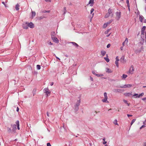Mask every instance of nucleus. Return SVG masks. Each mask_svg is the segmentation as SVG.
I'll return each mask as SVG.
<instances>
[{
	"instance_id": "nucleus-26",
	"label": "nucleus",
	"mask_w": 146,
	"mask_h": 146,
	"mask_svg": "<svg viewBox=\"0 0 146 146\" xmlns=\"http://www.w3.org/2000/svg\"><path fill=\"white\" fill-rule=\"evenodd\" d=\"M108 13H109V14H110V15L112 13V9L110 8H109L108 9Z\"/></svg>"
},
{
	"instance_id": "nucleus-10",
	"label": "nucleus",
	"mask_w": 146,
	"mask_h": 146,
	"mask_svg": "<svg viewBox=\"0 0 146 146\" xmlns=\"http://www.w3.org/2000/svg\"><path fill=\"white\" fill-rule=\"evenodd\" d=\"M124 95L126 96L129 97L132 95L131 92L125 93L124 94Z\"/></svg>"
},
{
	"instance_id": "nucleus-25",
	"label": "nucleus",
	"mask_w": 146,
	"mask_h": 146,
	"mask_svg": "<svg viewBox=\"0 0 146 146\" xmlns=\"http://www.w3.org/2000/svg\"><path fill=\"white\" fill-rule=\"evenodd\" d=\"M108 22L105 23L103 25V27L104 28H106L109 24Z\"/></svg>"
},
{
	"instance_id": "nucleus-34",
	"label": "nucleus",
	"mask_w": 146,
	"mask_h": 146,
	"mask_svg": "<svg viewBox=\"0 0 146 146\" xmlns=\"http://www.w3.org/2000/svg\"><path fill=\"white\" fill-rule=\"evenodd\" d=\"M36 68H37V70H39L40 69V65H37Z\"/></svg>"
},
{
	"instance_id": "nucleus-58",
	"label": "nucleus",
	"mask_w": 146,
	"mask_h": 146,
	"mask_svg": "<svg viewBox=\"0 0 146 146\" xmlns=\"http://www.w3.org/2000/svg\"><path fill=\"white\" fill-rule=\"evenodd\" d=\"M46 114H47V116L48 117H49V113L48 112H47V113H46Z\"/></svg>"
},
{
	"instance_id": "nucleus-57",
	"label": "nucleus",
	"mask_w": 146,
	"mask_h": 146,
	"mask_svg": "<svg viewBox=\"0 0 146 146\" xmlns=\"http://www.w3.org/2000/svg\"><path fill=\"white\" fill-rule=\"evenodd\" d=\"M90 80H92V81H93V78L92 77H90Z\"/></svg>"
},
{
	"instance_id": "nucleus-53",
	"label": "nucleus",
	"mask_w": 146,
	"mask_h": 146,
	"mask_svg": "<svg viewBox=\"0 0 146 146\" xmlns=\"http://www.w3.org/2000/svg\"><path fill=\"white\" fill-rule=\"evenodd\" d=\"M146 122V119L143 122V124H144V125H146V123H145Z\"/></svg>"
},
{
	"instance_id": "nucleus-55",
	"label": "nucleus",
	"mask_w": 146,
	"mask_h": 146,
	"mask_svg": "<svg viewBox=\"0 0 146 146\" xmlns=\"http://www.w3.org/2000/svg\"><path fill=\"white\" fill-rule=\"evenodd\" d=\"M138 96V94H135L134 95H133V96Z\"/></svg>"
},
{
	"instance_id": "nucleus-39",
	"label": "nucleus",
	"mask_w": 146,
	"mask_h": 146,
	"mask_svg": "<svg viewBox=\"0 0 146 146\" xmlns=\"http://www.w3.org/2000/svg\"><path fill=\"white\" fill-rule=\"evenodd\" d=\"M44 92H45V91H46L49 90L48 89V88H45L43 90Z\"/></svg>"
},
{
	"instance_id": "nucleus-9",
	"label": "nucleus",
	"mask_w": 146,
	"mask_h": 146,
	"mask_svg": "<svg viewBox=\"0 0 146 146\" xmlns=\"http://www.w3.org/2000/svg\"><path fill=\"white\" fill-rule=\"evenodd\" d=\"M94 0H90L88 4H90V6H93L94 3Z\"/></svg>"
},
{
	"instance_id": "nucleus-20",
	"label": "nucleus",
	"mask_w": 146,
	"mask_h": 146,
	"mask_svg": "<svg viewBox=\"0 0 146 146\" xmlns=\"http://www.w3.org/2000/svg\"><path fill=\"white\" fill-rule=\"evenodd\" d=\"M20 5L18 4H17L15 5V9L17 11H18L19 10V7Z\"/></svg>"
},
{
	"instance_id": "nucleus-24",
	"label": "nucleus",
	"mask_w": 146,
	"mask_h": 146,
	"mask_svg": "<svg viewBox=\"0 0 146 146\" xmlns=\"http://www.w3.org/2000/svg\"><path fill=\"white\" fill-rule=\"evenodd\" d=\"M101 53L102 55V56H104L106 54V52L104 50H102Z\"/></svg>"
},
{
	"instance_id": "nucleus-45",
	"label": "nucleus",
	"mask_w": 146,
	"mask_h": 146,
	"mask_svg": "<svg viewBox=\"0 0 146 146\" xmlns=\"http://www.w3.org/2000/svg\"><path fill=\"white\" fill-rule=\"evenodd\" d=\"M115 60H116L115 61H119V59L118 58V57L117 56L116 57V58H115Z\"/></svg>"
},
{
	"instance_id": "nucleus-36",
	"label": "nucleus",
	"mask_w": 146,
	"mask_h": 146,
	"mask_svg": "<svg viewBox=\"0 0 146 146\" xmlns=\"http://www.w3.org/2000/svg\"><path fill=\"white\" fill-rule=\"evenodd\" d=\"M49 90L45 92V93L46 94L47 96H48V94H50V92L48 91Z\"/></svg>"
},
{
	"instance_id": "nucleus-41",
	"label": "nucleus",
	"mask_w": 146,
	"mask_h": 146,
	"mask_svg": "<svg viewBox=\"0 0 146 146\" xmlns=\"http://www.w3.org/2000/svg\"><path fill=\"white\" fill-rule=\"evenodd\" d=\"M64 14H65L66 12V7H64Z\"/></svg>"
},
{
	"instance_id": "nucleus-2",
	"label": "nucleus",
	"mask_w": 146,
	"mask_h": 146,
	"mask_svg": "<svg viewBox=\"0 0 146 146\" xmlns=\"http://www.w3.org/2000/svg\"><path fill=\"white\" fill-rule=\"evenodd\" d=\"M116 19L117 20H119L121 17V12H117L116 13Z\"/></svg>"
},
{
	"instance_id": "nucleus-47",
	"label": "nucleus",
	"mask_w": 146,
	"mask_h": 146,
	"mask_svg": "<svg viewBox=\"0 0 146 146\" xmlns=\"http://www.w3.org/2000/svg\"><path fill=\"white\" fill-rule=\"evenodd\" d=\"M50 12V10H48V11H45L43 12L44 13H49Z\"/></svg>"
},
{
	"instance_id": "nucleus-43",
	"label": "nucleus",
	"mask_w": 146,
	"mask_h": 146,
	"mask_svg": "<svg viewBox=\"0 0 146 146\" xmlns=\"http://www.w3.org/2000/svg\"><path fill=\"white\" fill-rule=\"evenodd\" d=\"M142 100L144 101L145 102H146V97L144 98H142Z\"/></svg>"
},
{
	"instance_id": "nucleus-29",
	"label": "nucleus",
	"mask_w": 146,
	"mask_h": 146,
	"mask_svg": "<svg viewBox=\"0 0 146 146\" xmlns=\"http://www.w3.org/2000/svg\"><path fill=\"white\" fill-rule=\"evenodd\" d=\"M135 120L136 119H133L132 120L131 123V126L133 124V123L135 122ZM130 127H131V126H130Z\"/></svg>"
},
{
	"instance_id": "nucleus-42",
	"label": "nucleus",
	"mask_w": 146,
	"mask_h": 146,
	"mask_svg": "<svg viewBox=\"0 0 146 146\" xmlns=\"http://www.w3.org/2000/svg\"><path fill=\"white\" fill-rule=\"evenodd\" d=\"M7 129L9 133H10L11 132V130L10 128L7 127Z\"/></svg>"
},
{
	"instance_id": "nucleus-7",
	"label": "nucleus",
	"mask_w": 146,
	"mask_h": 146,
	"mask_svg": "<svg viewBox=\"0 0 146 146\" xmlns=\"http://www.w3.org/2000/svg\"><path fill=\"white\" fill-rule=\"evenodd\" d=\"M36 13L35 11H33L31 9V18L33 19L36 15Z\"/></svg>"
},
{
	"instance_id": "nucleus-5",
	"label": "nucleus",
	"mask_w": 146,
	"mask_h": 146,
	"mask_svg": "<svg viewBox=\"0 0 146 146\" xmlns=\"http://www.w3.org/2000/svg\"><path fill=\"white\" fill-rule=\"evenodd\" d=\"M52 40L53 41L56 43H58L59 42V40L56 37H52Z\"/></svg>"
},
{
	"instance_id": "nucleus-48",
	"label": "nucleus",
	"mask_w": 146,
	"mask_h": 146,
	"mask_svg": "<svg viewBox=\"0 0 146 146\" xmlns=\"http://www.w3.org/2000/svg\"><path fill=\"white\" fill-rule=\"evenodd\" d=\"M123 101L126 104H128L127 101V100H123Z\"/></svg>"
},
{
	"instance_id": "nucleus-61",
	"label": "nucleus",
	"mask_w": 146,
	"mask_h": 146,
	"mask_svg": "<svg viewBox=\"0 0 146 146\" xmlns=\"http://www.w3.org/2000/svg\"><path fill=\"white\" fill-rule=\"evenodd\" d=\"M92 74H94V75H95L96 74V73H95V72L94 71H93L92 72Z\"/></svg>"
},
{
	"instance_id": "nucleus-38",
	"label": "nucleus",
	"mask_w": 146,
	"mask_h": 146,
	"mask_svg": "<svg viewBox=\"0 0 146 146\" xmlns=\"http://www.w3.org/2000/svg\"><path fill=\"white\" fill-rule=\"evenodd\" d=\"M145 38H142L143 40V42H140V43L142 45H143V43L144 42V40H145Z\"/></svg>"
},
{
	"instance_id": "nucleus-1",
	"label": "nucleus",
	"mask_w": 146,
	"mask_h": 146,
	"mask_svg": "<svg viewBox=\"0 0 146 146\" xmlns=\"http://www.w3.org/2000/svg\"><path fill=\"white\" fill-rule=\"evenodd\" d=\"M104 98L102 100V101L104 103H109V102L107 100L108 96L106 92L104 93Z\"/></svg>"
},
{
	"instance_id": "nucleus-18",
	"label": "nucleus",
	"mask_w": 146,
	"mask_h": 146,
	"mask_svg": "<svg viewBox=\"0 0 146 146\" xmlns=\"http://www.w3.org/2000/svg\"><path fill=\"white\" fill-rule=\"evenodd\" d=\"M55 33L54 32H52L51 34V38H52V37H55Z\"/></svg>"
},
{
	"instance_id": "nucleus-22",
	"label": "nucleus",
	"mask_w": 146,
	"mask_h": 146,
	"mask_svg": "<svg viewBox=\"0 0 146 146\" xmlns=\"http://www.w3.org/2000/svg\"><path fill=\"white\" fill-rule=\"evenodd\" d=\"M139 19L140 21L141 22H142L143 20V19H144V17L142 16V15L141 16V15H140Z\"/></svg>"
},
{
	"instance_id": "nucleus-49",
	"label": "nucleus",
	"mask_w": 146,
	"mask_h": 146,
	"mask_svg": "<svg viewBox=\"0 0 146 146\" xmlns=\"http://www.w3.org/2000/svg\"><path fill=\"white\" fill-rule=\"evenodd\" d=\"M47 146H51L50 143H47Z\"/></svg>"
},
{
	"instance_id": "nucleus-19",
	"label": "nucleus",
	"mask_w": 146,
	"mask_h": 146,
	"mask_svg": "<svg viewBox=\"0 0 146 146\" xmlns=\"http://www.w3.org/2000/svg\"><path fill=\"white\" fill-rule=\"evenodd\" d=\"M126 3L127 4V7H128V9L129 11L130 10V5H129V0H126Z\"/></svg>"
},
{
	"instance_id": "nucleus-3",
	"label": "nucleus",
	"mask_w": 146,
	"mask_h": 146,
	"mask_svg": "<svg viewBox=\"0 0 146 146\" xmlns=\"http://www.w3.org/2000/svg\"><path fill=\"white\" fill-rule=\"evenodd\" d=\"M132 86V85L131 84H125L123 86H120L119 87V88H130Z\"/></svg>"
},
{
	"instance_id": "nucleus-56",
	"label": "nucleus",
	"mask_w": 146,
	"mask_h": 146,
	"mask_svg": "<svg viewBox=\"0 0 146 146\" xmlns=\"http://www.w3.org/2000/svg\"><path fill=\"white\" fill-rule=\"evenodd\" d=\"M143 46H142L141 47V50H143Z\"/></svg>"
},
{
	"instance_id": "nucleus-46",
	"label": "nucleus",
	"mask_w": 146,
	"mask_h": 146,
	"mask_svg": "<svg viewBox=\"0 0 146 146\" xmlns=\"http://www.w3.org/2000/svg\"><path fill=\"white\" fill-rule=\"evenodd\" d=\"M145 125H142L140 128V129H141L142 128H143V127H145Z\"/></svg>"
},
{
	"instance_id": "nucleus-30",
	"label": "nucleus",
	"mask_w": 146,
	"mask_h": 146,
	"mask_svg": "<svg viewBox=\"0 0 146 146\" xmlns=\"http://www.w3.org/2000/svg\"><path fill=\"white\" fill-rule=\"evenodd\" d=\"M127 75H126L125 74H123L122 75V78H123L124 79H125L127 77Z\"/></svg>"
},
{
	"instance_id": "nucleus-60",
	"label": "nucleus",
	"mask_w": 146,
	"mask_h": 146,
	"mask_svg": "<svg viewBox=\"0 0 146 146\" xmlns=\"http://www.w3.org/2000/svg\"><path fill=\"white\" fill-rule=\"evenodd\" d=\"M103 144H106V143H107V142L106 141H104L103 142Z\"/></svg>"
},
{
	"instance_id": "nucleus-59",
	"label": "nucleus",
	"mask_w": 146,
	"mask_h": 146,
	"mask_svg": "<svg viewBox=\"0 0 146 146\" xmlns=\"http://www.w3.org/2000/svg\"><path fill=\"white\" fill-rule=\"evenodd\" d=\"M55 57H56V58L57 59H58L59 60H60V59L58 57L56 56V55H55Z\"/></svg>"
},
{
	"instance_id": "nucleus-44",
	"label": "nucleus",
	"mask_w": 146,
	"mask_h": 146,
	"mask_svg": "<svg viewBox=\"0 0 146 146\" xmlns=\"http://www.w3.org/2000/svg\"><path fill=\"white\" fill-rule=\"evenodd\" d=\"M110 31V29H108L107 30V31L105 32V34H107L108 33V32L109 31Z\"/></svg>"
},
{
	"instance_id": "nucleus-27",
	"label": "nucleus",
	"mask_w": 146,
	"mask_h": 146,
	"mask_svg": "<svg viewBox=\"0 0 146 146\" xmlns=\"http://www.w3.org/2000/svg\"><path fill=\"white\" fill-rule=\"evenodd\" d=\"M36 88H34L33 89L32 92L33 96H34L36 94Z\"/></svg>"
},
{
	"instance_id": "nucleus-52",
	"label": "nucleus",
	"mask_w": 146,
	"mask_h": 146,
	"mask_svg": "<svg viewBox=\"0 0 146 146\" xmlns=\"http://www.w3.org/2000/svg\"><path fill=\"white\" fill-rule=\"evenodd\" d=\"M113 21V20L111 19L109 21V22H108L110 24V23H111V22H112Z\"/></svg>"
},
{
	"instance_id": "nucleus-62",
	"label": "nucleus",
	"mask_w": 146,
	"mask_h": 146,
	"mask_svg": "<svg viewBox=\"0 0 146 146\" xmlns=\"http://www.w3.org/2000/svg\"><path fill=\"white\" fill-rule=\"evenodd\" d=\"M19 108H18V107H17V108L16 111H19Z\"/></svg>"
},
{
	"instance_id": "nucleus-6",
	"label": "nucleus",
	"mask_w": 146,
	"mask_h": 146,
	"mask_svg": "<svg viewBox=\"0 0 146 146\" xmlns=\"http://www.w3.org/2000/svg\"><path fill=\"white\" fill-rule=\"evenodd\" d=\"M23 27L24 29H27L28 28L27 22H26L23 25Z\"/></svg>"
},
{
	"instance_id": "nucleus-37",
	"label": "nucleus",
	"mask_w": 146,
	"mask_h": 146,
	"mask_svg": "<svg viewBox=\"0 0 146 146\" xmlns=\"http://www.w3.org/2000/svg\"><path fill=\"white\" fill-rule=\"evenodd\" d=\"M113 123L115 125H118V124L117 123V120L116 119H115L114 120Z\"/></svg>"
},
{
	"instance_id": "nucleus-17",
	"label": "nucleus",
	"mask_w": 146,
	"mask_h": 146,
	"mask_svg": "<svg viewBox=\"0 0 146 146\" xmlns=\"http://www.w3.org/2000/svg\"><path fill=\"white\" fill-rule=\"evenodd\" d=\"M106 72L107 73H110L112 72V71L110 69L108 68H106Z\"/></svg>"
},
{
	"instance_id": "nucleus-51",
	"label": "nucleus",
	"mask_w": 146,
	"mask_h": 146,
	"mask_svg": "<svg viewBox=\"0 0 146 146\" xmlns=\"http://www.w3.org/2000/svg\"><path fill=\"white\" fill-rule=\"evenodd\" d=\"M48 44L50 45H52L53 44L51 42H49L48 43Z\"/></svg>"
},
{
	"instance_id": "nucleus-32",
	"label": "nucleus",
	"mask_w": 146,
	"mask_h": 146,
	"mask_svg": "<svg viewBox=\"0 0 146 146\" xmlns=\"http://www.w3.org/2000/svg\"><path fill=\"white\" fill-rule=\"evenodd\" d=\"M74 109L76 111H78L79 109L78 106H76L75 105Z\"/></svg>"
},
{
	"instance_id": "nucleus-54",
	"label": "nucleus",
	"mask_w": 146,
	"mask_h": 146,
	"mask_svg": "<svg viewBox=\"0 0 146 146\" xmlns=\"http://www.w3.org/2000/svg\"><path fill=\"white\" fill-rule=\"evenodd\" d=\"M127 115L128 117L132 116V115H131L127 114Z\"/></svg>"
},
{
	"instance_id": "nucleus-21",
	"label": "nucleus",
	"mask_w": 146,
	"mask_h": 146,
	"mask_svg": "<svg viewBox=\"0 0 146 146\" xmlns=\"http://www.w3.org/2000/svg\"><path fill=\"white\" fill-rule=\"evenodd\" d=\"M107 57H104V58L105 60L107 62H108L110 61V60L108 57V54H107Z\"/></svg>"
},
{
	"instance_id": "nucleus-50",
	"label": "nucleus",
	"mask_w": 146,
	"mask_h": 146,
	"mask_svg": "<svg viewBox=\"0 0 146 146\" xmlns=\"http://www.w3.org/2000/svg\"><path fill=\"white\" fill-rule=\"evenodd\" d=\"M110 46V44H108L107 46V47L109 48Z\"/></svg>"
},
{
	"instance_id": "nucleus-64",
	"label": "nucleus",
	"mask_w": 146,
	"mask_h": 146,
	"mask_svg": "<svg viewBox=\"0 0 146 146\" xmlns=\"http://www.w3.org/2000/svg\"><path fill=\"white\" fill-rule=\"evenodd\" d=\"M125 43L124 42H123V43H122V44L123 46H124Z\"/></svg>"
},
{
	"instance_id": "nucleus-33",
	"label": "nucleus",
	"mask_w": 146,
	"mask_h": 146,
	"mask_svg": "<svg viewBox=\"0 0 146 146\" xmlns=\"http://www.w3.org/2000/svg\"><path fill=\"white\" fill-rule=\"evenodd\" d=\"M95 75L98 77H101L103 76V74H96Z\"/></svg>"
},
{
	"instance_id": "nucleus-11",
	"label": "nucleus",
	"mask_w": 146,
	"mask_h": 146,
	"mask_svg": "<svg viewBox=\"0 0 146 146\" xmlns=\"http://www.w3.org/2000/svg\"><path fill=\"white\" fill-rule=\"evenodd\" d=\"M15 123L17 125V129L18 130H19L20 127H19V121L18 120L17 121L15 122Z\"/></svg>"
},
{
	"instance_id": "nucleus-16",
	"label": "nucleus",
	"mask_w": 146,
	"mask_h": 146,
	"mask_svg": "<svg viewBox=\"0 0 146 146\" xmlns=\"http://www.w3.org/2000/svg\"><path fill=\"white\" fill-rule=\"evenodd\" d=\"M80 99H79V100H78L76 103L75 104V106H79L80 105Z\"/></svg>"
},
{
	"instance_id": "nucleus-35",
	"label": "nucleus",
	"mask_w": 146,
	"mask_h": 146,
	"mask_svg": "<svg viewBox=\"0 0 146 146\" xmlns=\"http://www.w3.org/2000/svg\"><path fill=\"white\" fill-rule=\"evenodd\" d=\"M118 61H115V64L116 65L117 67L118 68L119 67V64H118Z\"/></svg>"
},
{
	"instance_id": "nucleus-23",
	"label": "nucleus",
	"mask_w": 146,
	"mask_h": 146,
	"mask_svg": "<svg viewBox=\"0 0 146 146\" xmlns=\"http://www.w3.org/2000/svg\"><path fill=\"white\" fill-rule=\"evenodd\" d=\"M144 94V93L143 92H142L141 94H140L138 96H137L135 97V98H139L141 96H143Z\"/></svg>"
},
{
	"instance_id": "nucleus-13",
	"label": "nucleus",
	"mask_w": 146,
	"mask_h": 146,
	"mask_svg": "<svg viewBox=\"0 0 146 146\" xmlns=\"http://www.w3.org/2000/svg\"><path fill=\"white\" fill-rule=\"evenodd\" d=\"M133 67L132 66H131L129 69V73L131 74H132L133 73Z\"/></svg>"
},
{
	"instance_id": "nucleus-12",
	"label": "nucleus",
	"mask_w": 146,
	"mask_h": 146,
	"mask_svg": "<svg viewBox=\"0 0 146 146\" xmlns=\"http://www.w3.org/2000/svg\"><path fill=\"white\" fill-rule=\"evenodd\" d=\"M121 91V90L119 89H113V92L115 93L120 92Z\"/></svg>"
},
{
	"instance_id": "nucleus-15",
	"label": "nucleus",
	"mask_w": 146,
	"mask_h": 146,
	"mask_svg": "<svg viewBox=\"0 0 146 146\" xmlns=\"http://www.w3.org/2000/svg\"><path fill=\"white\" fill-rule=\"evenodd\" d=\"M120 61L121 62L124 63L125 62V61L124 60V57L123 56H122L121 57L120 59Z\"/></svg>"
},
{
	"instance_id": "nucleus-63",
	"label": "nucleus",
	"mask_w": 146,
	"mask_h": 146,
	"mask_svg": "<svg viewBox=\"0 0 146 146\" xmlns=\"http://www.w3.org/2000/svg\"><path fill=\"white\" fill-rule=\"evenodd\" d=\"M143 146H146V142L144 143Z\"/></svg>"
},
{
	"instance_id": "nucleus-4",
	"label": "nucleus",
	"mask_w": 146,
	"mask_h": 146,
	"mask_svg": "<svg viewBox=\"0 0 146 146\" xmlns=\"http://www.w3.org/2000/svg\"><path fill=\"white\" fill-rule=\"evenodd\" d=\"M28 27H29L31 28H33L34 27V25L32 22H31L30 23L27 22Z\"/></svg>"
},
{
	"instance_id": "nucleus-28",
	"label": "nucleus",
	"mask_w": 146,
	"mask_h": 146,
	"mask_svg": "<svg viewBox=\"0 0 146 146\" xmlns=\"http://www.w3.org/2000/svg\"><path fill=\"white\" fill-rule=\"evenodd\" d=\"M94 9H93V8H92L91 9V10H90V13L91 14H92V17L94 15V13H92L94 11Z\"/></svg>"
},
{
	"instance_id": "nucleus-31",
	"label": "nucleus",
	"mask_w": 146,
	"mask_h": 146,
	"mask_svg": "<svg viewBox=\"0 0 146 146\" xmlns=\"http://www.w3.org/2000/svg\"><path fill=\"white\" fill-rule=\"evenodd\" d=\"M110 15V14L109 13H107L105 16V18H107Z\"/></svg>"
},
{
	"instance_id": "nucleus-14",
	"label": "nucleus",
	"mask_w": 146,
	"mask_h": 146,
	"mask_svg": "<svg viewBox=\"0 0 146 146\" xmlns=\"http://www.w3.org/2000/svg\"><path fill=\"white\" fill-rule=\"evenodd\" d=\"M70 43L72 44L73 45L75 46L76 47H78L79 46L78 44L75 42H70Z\"/></svg>"
},
{
	"instance_id": "nucleus-8",
	"label": "nucleus",
	"mask_w": 146,
	"mask_h": 146,
	"mask_svg": "<svg viewBox=\"0 0 146 146\" xmlns=\"http://www.w3.org/2000/svg\"><path fill=\"white\" fill-rule=\"evenodd\" d=\"M16 125V124L11 125L12 128V131H15L17 129Z\"/></svg>"
},
{
	"instance_id": "nucleus-40",
	"label": "nucleus",
	"mask_w": 146,
	"mask_h": 146,
	"mask_svg": "<svg viewBox=\"0 0 146 146\" xmlns=\"http://www.w3.org/2000/svg\"><path fill=\"white\" fill-rule=\"evenodd\" d=\"M124 42L125 43H126V44H127L128 42V38H126L125 39V41H124Z\"/></svg>"
}]
</instances>
